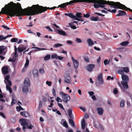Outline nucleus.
I'll list each match as a JSON object with an SVG mask.
<instances>
[{"label":"nucleus","mask_w":132,"mask_h":132,"mask_svg":"<svg viewBox=\"0 0 132 132\" xmlns=\"http://www.w3.org/2000/svg\"><path fill=\"white\" fill-rule=\"evenodd\" d=\"M77 2H87L94 3V6L95 8H98L100 7H104V4H108L112 6H110L111 7H113L115 9H123V5L119 2L106 1L103 0H73L70 1L69 3L67 2V5H69Z\"/></svg>","instance_id":"1"},{"label":"nucleus","mask_w":132,"mask_h":132,"mask_svg":"<svg viewBox=\"0 0 132 132\" xmlns=\"http://www.w3.org/2000/svg\"><path fill=\"white\" fill-rule=\"evenodd\" d=\"M18 4L19 8L22 10H19L16 9V4L12 2H11L7 5H5V8L3 7L2 8L1 11L0 12V14L2 13L6 14L11 17L14 16L15 15L16 16H20L23 15L24 12L21 7L20 4L19 3Z\"/></svg>","instance_id":"2"},{"label":"nucleus","mask_w":132,"mask_h":132,"mask_svg":"<svg viewBox=\"0 0 132 132\" xmlns=\"http://www.w3.org/2000/svg\"><path fill=\"white\" fill-rule=\"evenodd\" d=\"M56 7H54L51 8H47L45 7L39 6L38 4L33 5L31 7L29 8L27 12L29 15H34L38 14L39 13H41L43 12L46 11L47 9L52 10L55 9Z\"/></svg>","instance_id":"3"},{"label":"nucleus","mask_w":132,"mask_h":132,"mask_svg":"<svg viewBox=\"0 0 132 132\" xmlns=\"http://www.w3.org/2000/svg\"><path fill=\"white\" fill-rule=\"evenodd\" d=\"M121 77L122 80L121 84L122 86L119 83H118V84L120 87L121 90L123 92H126V89L128 88V83L129 81V78L127 75H122Z\"/></svg>","instance_id":"4"},{"label":"nucleus","mask_w":132,"mask_h":132,"mask_svg":"<svg viewBox=\"0 0 132 132\" xmlns=\"http://www.w3.org/2000/svg\"><path fill=\"white\" fill-rule=\"evenodd\" d=\"M19 121L21 123V125L23 126V129L24 131H25L26 128H29L31 129L32 127H33V126L28 123V121L26 119H20Z\"/></svg>","instance_id":"5"},{"label":"nucleus","mask_w":132,"mask_h":132,"mask_svg":"<svg viewBox=\"0 0 132 132\" xmlns=\"http://www.w3.org/2000/svg\"><path fill=\"white\" fill-rule=\"evenodd\" d=\"M30 85V83L29 79L26 78L24 81L23 86L22 87V91L24 93H27L28 92L29 87Z\"/></svg>","instance_id":"6"},{"label":"nucleus","mask_w":132,"mask_h":132,"mask_svg":"<svg viewBox=\"0 0 132 132\" xmlns=\"http://www.w3.org/2000/svg\"><path fill=\"white\" fill-rule=\"evenodd\" d=\"M10 76H7L5 77L4 82L6 86V88L7 90L9 91L10 93L12 92V90L11 87L12 85L11 81L9 80Z\"/></svg>","instance_id":"7"},{"label":"nucleus","mask_w":132,"mask_h":132,"mask_svg":"<svg viewBox=\"0 0 132 132\" xmlns=\"http://www.w3.org/2000/svg\"><path fill=\"white\" fill-rule=\"evenodd\" d=\"M60 95L61 96L63 102L66 103H67L70 100V97L69 95L62 92H60Z\"/></svg>","instance_id":"8"},{"label":"nucleus","mask_w":132,"mask_h":132,"mask_svg":"<svg viewBox=\"0 0 132 132\" xmlns=\"http://www.w3.org/2000/svg\"><path fill=\"white\" fill-rule=\"evenodd\" d=\"M15 52L13 55L12 56V58H10L8 60V61L15 62L17 59L18 55L17 53V48L16 46H14Z\"/></svg>","instance_id":"9"},{"label":"nucleus","mask_w":132,"mask_h":132,"mask_svg":"<svg viewBox=\"0 0 132 132\" xmlns=\"http://www.w3.org/2000/svg\"><path fill=\"white\" fill-rule=\"evenodd\" d=\"M51 58L52 59H55L60 60H61L64 58V57L58 56L57 54L54 53L52 54Z\"/></svg>","instance_id":"10"},{"label":"nucleus","mask_w":132,"mask_h":132,"mask_svg":"<svg viewBox=\"0 0 132 132\" xmlns=\"http://www.w3.org/2000/svg\"><path fill=\"white\" fill-rule=\"evenodd\" d=\"M71 59L75 68L76 69H77L79 65L78 61L77 60H75L73 57H72Z\"/></svg>","instance_id":"11"},{"label":"nucleus","mask_w":132,"mask_h":132,"mask_svg":"<svg viewBox=\"0 0 132 132\" xmlns=\"http://www.w3.org/2000/svg\"><path fill=\"white\" fill-rule=\"evenodd\" d=\"M64 81L67 84H70L71 81V78L70 76L69 75H67L64 78Z\"/></svg>","instance_id":"12"},{"label":"nucleus","mask_w":132,"mask_h":132,"mask_svg":"<svg viewBox=\"0 0 132 132\" xmlns=\"http://www.w3.org/2000/svg\"><path fill=\"white\" fill-rule=\"evenodd\" d=\"M95 65L93 64H89L87 65L86 67V69L88 71L90 72L92 70Z\"/></svg>","instance_id":"13"},{"label":"nucleus","mask_w":132,"mask_h":132,"mask_svg":"<svg viewBox=\"0 0 132 132\" xmlns=\"http://www.w3.org/2000/svg\"><path fill=\"white\" fill-rule=\"evenodd\" d=\"M97 113L100 115H103L104 110L103 109L101 108H98L96 109Z\"/></svg>","instance_id":"14"},{"label":"nucleus","mask_w":132,"mask_h":132,"mask_svg":"<svg viewBox=\"0 0 132 132\" xmlns=\"http://www.w3.org/2000/svg\"><path fill=\"white\" fill-rule=\"evenodd\" d=\"M102 73L100 74L98 76L97 80L98 81L100 84H102L103 83V80L102 78Z\"/></svg>","instance_id":"15"},{"label":"nucleus","mask_w":132,"mask_h":132,"mask_svg":"<svg viewBox=\"0 0 132 132\" xmlns=\"http://www.w3.org/2000/svg\"><path fill=\"white\" fill-rule=\"evenodd\" d=\"M5 48V47L3 46L0 47V54L4 55L5 54V52L4 51Z\"/></svg>","instance_id":"16"},{"label":"nucleus","mask_w":132,"mask_h":132,"mask_svg":"<svg viewBox=\"0 0 132 132\" xmlns=\"http://www.w3.org/2000/svg\"><path fill=\"white\" fill-rule=\"evenodd\" d=\"M2 70L3 72L5 74L8 73L9 72L8 67L6 66L3 67L2 68Z\"/></svg>","instance_id":"17"},{"label":"nucleus","mask_w":132,"mask_h":132,"mask_svg":"<svg viewBox=\"0 0 132 132\" xmlns=\"http://www.w3.org/2000/svg\"><path fill=\"white\" fill-rule=\"evenodd\" d=\"M87 42L89 46H92L94 44V43L91 38H88L87 40Z\"/></svg>","instance_id":"18"},{"label":"nucleus","mask_w":132,"mask_h":132,"mask_svg":"<svg viewBox=\"0 0 132 132\" xmlns=\"http://www.w3.org/2000/svg\"><path fill=\"white\" fill-rule=\"evenodd\" d=\"M26 47L24 46H23L22 47H18L17 48V50H18V51L19 52H22L24 50H26Z\"/></svg>","instance_id":"19"},{"label":"nucleus","mask_w":132,"mask_h":132,"mask_svg":"<svg viewBox=\"0 0 132 132\" xmlns=\"http://www.w3.org/2000/svg\"><path fill=\"white\" fill-rule=\"evenodd\" d=\"M61 124L62 125L64 126L67 128L68 127V125L66 122V121L64 120H62L61 122Z\"/></svg>","instance_id":"20"},{"label":"nucleus","mask_w":132,"mask_h":132,"mask_svg":"<svg viewBox=\"0 0 132 132\" xmlns=\"http://www.w3.org/2000/svg\"><path fill=\"white\" fill-rule=\"evenodd\" d=\"M33 73L34 77H38V72L37 70L34 69L33 71Z\"/></svg>","instance_id":"21"},{"label":"nucleus","mask_w":132,"mask_h":132,"mask_svg":"<svg viewBox=\"0 0 132 132\" xmlns=\"http://www.w3.org/2000/svg\"><path fill=\"white\" fill-rule=\"evenodd\" d=\"M58 32V33L60 35H63V36H65L67 35V34L65 32L63 31L58 30H57Z\"/></svg>","instance_id":"22"},{"label":"nucleus","mask_w":132,"mask_h":132,"mask_svg":"<svg viewBox=\"0 0 132 132\" xmlns=\"http://www.w3.org/2000/svg\"><path fill=\"white\" fill-rule=\"evenodd\" d=\"M119 14L117 15L118 16H123L126 14L125 12L122 10H119Z\"/></svg>","instance_id":"23"},{"label":"nucleus","mask_w":132,"mask_h":132,"mask_svg":"<svg viewBox=\"0 0 132 132\" xmlns=\"http://www.w3.org/2000/svg\"><path fill=\"white\" fill-rule=\"evenodd\" d=\"M90 19L91 21H100L99 18L97 17L93 16L90 18Z\"/></svg>","instance_id":"24"},{"label":"nucleus","mask_w":132,"mask_h":132,"mask_svg":"<svg viewBox=\"0 0 132 132\" xmlns=\"http://www.w3.org/2000/svg\"><path fill=\"white\" fill-rule=\"evenodd\" d=\"M4 98H5L4 95H3L2 94H0V100L2 102H5V99H4Z\"/></svg>","instance_id":"25"},{"label":"nucleus","mask_w":132,"mask_h":132,"mask_svg":"<svg viewBox=\"0 0 132 132\" xmlns=\"http://www.w3.org/2000/svg\"><path fill=\"white\" fill-rule=\"evenodd\" d=\"M20 114L23 116L24 117H27L28 115V113L26 111L22 112L20 113Z\"/></svg>","instance_id":"26"},{"label":"nucleus","mask_w":132,"mask_h":132,"mask_svg":"<svg viewBox=\"0 0 132 132\" xmlns=\"http://www.w3.org/2000/svg\"><path fill=\"white\" fill-rule=\"evenodd\" d=\"M129 43V42L128 41H126L121 43L120 45L122 46H125L127 45Z\"/></svg>","instance_id":"27"},{"label":"nucleus","mask_w":132,"mask_h":132,"mask_svg":"<svg viewBox=\"0 0 132 132\" xmlns=\"http://www.w3.org/2000/svg\"><path fill=\"white\" fill-rule=\"evenodd\" d=\"M68 16L75 20H77L76 16L73 15L72 13H69Z\"/></svg>","instance_id":"28"},{"label":"nucleus","mask_w":132,"mask_h":132,"mask_svg":"<svg viewBox=\"0 0 132 132\" xmlns=\"http://www.w3.org/2000/svg\"><path fill=\"white\" fill-rule=\"evenodd\" d=\"M82 128L83 129H84L85 126V120L83 119L81 121Z\"/></svg>","instance_id":"29"},{"label":"nucleus","mask_w":132,"mask_h":132,"mask_svg":"<svg viewBox=\"0 0 132 132\" xmlns=\"http://www.w3.org/2000/svg\"><path fill=\"white\" fill-rule=\"evenodd\" d=\"M121 69L123 70L124 72L126 73H127L129 72V68L127 67H122Z\"/></svg>","instance_id":"30"},{"label":"nucleus","mask_w":132,"mask_h":132,"mask_svg":"<svg viewBox=\"0 0 132 132\" xmlns=\"http://www.w3.org/2000/svg\"><path fill=\"white\" fill-rule=\"evenodd\" d=\"M125 101L123 100H121L120 102V106L121 107H123L125 105Z\"/></svg>","instance_id":"31"},{"label":"nucleus","mask_w":132,"mask_h":132,"mask_svg":"<svg viewBox=\"0 0 132 132\" xmlns=\"http://www.w3.org/2000/svg\"><path fill=\"white\" fill-rule=\"evenodd\" d=\"M117 72L118 73L121 75H123L124 73L123 70L121 68V69H119L117 71Z\"/></svg>","instance_id":"32"},{"label":"nucleus","mask_w":132,"mask_h":132,"mask_svg":"<svg viewBox=\"0 0 132 132\" xmlns=\"http://www.w3.org/2000/svg\"><path fill=\"white\" fill-rule=\"evenodd\" d=\"M69 123L70 124L72 127H74L75 125L73 121V120L72 119H69Z\"/></svg>","instance_id":"33"},{"label":"nucleus","mask_w":132,"mask_h":132,"mask_svg":"<svg viewBox=\"0 0 132 132\" xmlns=\"http://www.w3.org/2000/svg\"><path fill=\"white\" fill-rule=\"evenodd\" d=\"M76 16L77 18H81L82 17V14L81 13H77Z\"/></svg>","instance_id":"34"},{"label":"nucleus","mask_w":132,"mask_h":132,"mask_svg":"<svg viewBox=\"0 0 132 132\" xmlns=\"http://www.w3.org/2000/svg\"><path fill=\"white\" fill-rule=\"evenodd\" d=\"M72 110L71 109L69 110L68 111V114L69 116L71 118L72 117Z\"/></svg>","instance_id":"35"},{"label":"nucleus","mask_w":132,"mask_h":132,"mask_svg":"<svg viewBox=\"0 0 132 132\" xmlns=\"http://www.w3.org/2000/svg\"><path fill=\"white\" fill-rule=\"evenodd\" d=\"M50 58V55H47L44 57V59L45 60H47Z\"/></svg>","instance_id":"36"},{"label":"nucleus","mask_w":132,"mask_h":132,"mask_svg":"<svg viewBox=\"0 0 132 132\" xmlns=\"http://www.w3.org/2000/svg\"><path fill=\"white\" fill-rule=\"evenodd\" d=\"M29 60L28 59H26V63L25 64L24 67H26V68H27V67L29 65Z\"/></svg>","instance_id":"37"},{"label":"nucleus","mask_w":132,"mask_h":132,"mask_svg":"<svg viewBox=\"0 0 132 132\" xmlns=\"http://www.w3.org/2000/svg\"><path fill=\"white\" fill-rule=\"evenodd\" d=\"M18 38H14L11 39V42H16L18 41Z\"/></svg>","instance_id":"38"},{"label":"nucleus","mask_w":132,"mask_h":132,"mask_svg":"<svg viewBox=\"0 0 132 132\" xmlns=\"http://www.w3.org/2000/svg\"><path fill=\"white\" fill-rule=\"evenodd\" d=\"M67 5V4H66V3H63L62 4L59 5L58 8L60 7L61 8H64Z\"/></svg>","instance_id":"39"},{"label":"nucleus","mask_w":132,"mask_h":132,"mask_svg":"<svg viewBox=\"0 0 132 132\" xmlns=\"http://www.w3.org/2000/svg\"><path fill=\"white\" fill-rule=\"evenodd\" d=\"M104 9L105 10H107L108 11H109L112 13H114L116 12V10H111L110 9H108L107 10L106 8H104Z\"/></svg>","instance_id":"40"},{"label":"nucleus","mask_w":132,"mask_h":132,"mask_svg":"<svg viewBox=\"0 0 132 132\" xmlns=\"http://www.w3.org/2000/svg\"><path fill=\"white\" fill-rule=\"evenodd\" d=\"M46 83L48 86H50L52 84V82L51 81L47 80L46 81Z\"/></svg>","instance_id":"41"},{"label":"nucleus","mask_w":132,"mask_h":132,"mask_svg":"<svg viewBox=\"0 0 132 132\" xmlns=\"http://www.w3.org/2000/svg\"><path fill=\"white\" fill-rule=\"evenodd\" d=\"M62 46V45L60 44H56L54 45V46L55 47L57 48L60 46Z\"/></svg>","instance_id":"42"},{"label":"nucleus","mask_w":132,"mask_h":132,"mask_svg":"<svg viewBox=\"0 0 132 132\" xmlns=\"http://www.w3.org/2000/svg\"><path fill=\"white\" fill-rule=\"evenodd\" d=\"M69 24L72 28L73 29H75L76 28V27L73 24H71V23H69Z\"/></svg>","instance_id":"43"},{"label":"nucleus","mask_w":132,"mask_h":132,"mask_svg":"<svg viewBox=\"0 0 132 132\" xmlns=\"http://www.w3.org/2000/svg\"><path fill=\"white\" fill-rule=\"evenodd\" d=\"M16 109L17 111H19L20 110H24L22 108L21 106L19 107H16Z\"/></svg>","instance_id":"44"},{"label":"nucleus","mask_w":132,"mask_h":132,"mask_svg":"<svg viewBox=\"0 0 132 132\" xmlns=\"http://www.w3.org/2000/svg\"><path fill=\"white\" fill-rule=\"evenodd\" d=\"M104 62L105 65H106L109 64V61H108V60L106 59L104 61Z\"/></svg>","instance_id":"45"},{"label":"nucleus","mask_w":132,"mask_h":132,"mask_svg":"<svg viewBox=\"0 0 132 132\" xmlns=\"http://www.w3.org/2000/svg\"><path fill=\"white\" fill-rule=\"evenodd\" d=\"M16 102V101L15 98H12V105H13Z\"/></svg>","instance_id":"46"},{"label":"nucleus","mask_w":132,"mask_h":132,"mask_svg":"<svg viewBox=\"0 0 132 132\" xmlns=\"http://www.w3.org/2000/svg\"><path fill=\"white\" fill-rule=\"evenodd\" d=\"M45 27L48 30V31L50 32H53V30L49 26Z\"/></svg>","instance_id":"47"},{"label":"nucleus","mask_w":132,"mask_h":132,"mask_svg":"<svg viewBox=\"0 0 132 132\" xmlns=\"http://www.w3.org/2000/svg\"><path fill=\"white\" fill-rule=\"evenodd\" d=\"M57 104L61 109H63V110H64V108L62 105L61 104L58 103Z\"/></svg>","instance_id":"48"},{"label":"nucleus","mask_w":132,"mask_h":132,"mask_svg":"<svg viewBox=\"0 0 132 132\" xmlns=\"http://www.w3.org/2000/svg\"><path fill=\"white\" fill-rule=\"evenodd\" d=\"M56 101L58 103L59 102H62V100H61V99L58 96L57 97V98H56Z\"/></svg>","instance_id":"49"},{"label":"nucleus","mask_w":132,"mask_h":132,"mask_svg":"<svg viewBox=\"0 0 132 132\" xmlns=\"http://www.w3.org/2000/svg\"><path fill=\"white\" fill-rule=\"evenodd\" d=\"M52 98H53V97H50L48 98V101L50 103H53L54 101L53 100H52Z\"/></svg>","instance_id":"50"},{"label":"nucleus","mask_w":132,"mask_h":132,"mask_svg":"<svg viewBox=\"0 0 132 132\" xmlns=\"http://www.w3.org/2000/svg\"><path fill=\"white\" fill-rule=\"evenodd\" d=\"M52 92L53 96L55 97H56V92L55 89H53L52 90Z\"/></svg>","instance_id":"51"},{"label":"nucleus","mask_w":132,"mask_h":132,"mask_svg":"<svg viewBox=\"0 0 132 132\" xmlns=\"http://www.w3.org/2000/svg\"><path fill=\"white\" fill-rule=\"evenodd\" d=\"M39 72L40 73L43 74L44 73L45 71L43 69H39Z\"/></svg>","instance_id":"52"},{"label":"nucleus","mask_w":132,"mask_h":132,"mask_svg":"<svg viewBox=\"0 0 132 132\" xmlns=\"http://www.w3.org/2000/svg\"><path fill=\"white\" fill-rule=\"evenodd\" d=\"M43 102L42 101H40L39 102V108L40 109H41L42 107Z\"/></svg>","instance_id":"53"},{"label":"nucleus","mask_w":132,"mask_h":132,"mask_svg":"<svg viewBox=\"0 0 132 132\" xmlns=\"http://www.w3.org/2000/svg\"><path fill=\"white\" fill-rule=\"evenodd\" d=\"M76 41L78 43H81L82 42L81 40L79 38H76Z\"/></svg>","instance_id":"54"},{"label":"nucleus","mask_w":132,"mask_h":132,"mask_svg":"<svg viewBox=\"0 0 132 132\" xmlns=\"http://www.w3.org/2000/svg\"><path fill=\"white\" fill-rule=\"evenodd\" d=\"M79 108L83 112H85L86 110V109L85 107H80Z\"/></svg>","instance_id":"55"},{"label":"nucleus","mask_w":132,"mask_h":132,"mask_svg":"<svg viewBox=\"0 0 132 132\" xmlns=\"http://www.w3.org/2000/svg\"><path fill=\"white\" fill-rule=\"evenodd\" d=\"M6 39L5 37L3 36L0 35V41L3 40H4Z\"/></svg>","instance_id":"56"},{"label":"nucleus","mask_w":132,"mask_h":132,"mask_svg":"<svg viewBox=\"0 0 132 132\" xmlns=\"http://www.w3.org/2000/svg\"><path fill=\"white\" fill-rule=\"evenodd\" d=\"M118 92L117 89L116 88H115L113 90V93L115 94H117Z\"/></svg>","instance_id":"57"},{"label":"nucleus","mask_w":132,"mask_h":132,"mask_svg":"<svg viewBox=\"0 0 132 132\" xmlns=\"http://www.w3.org/2000/svg\"><path fill=\"white\" fill-rule=\"evenodd\" d=\"M84 17L86 18H88L90 16V15L89 14L87 13L86 14H83Z\"/></svg>","instance_id":"58"},{"label":"nucleus","mask_w":132,"mask_h":132,"mask_svg":"<svg viewBox=\"0 0 132 132\" xmlns=\"http://www.w3.org/2000/svg\"><path fill=\"white\" fill-rule=\"evenodd\" d=\"M88 93L90 96L93 95L94 94V93L93 92H88Z\"/></svg>","instance_id":"59"},{"label":"nucleus","mask_w":132,"mask_h":132,"mask_svg":"<svg viewBox=\"0 0 132 132\" xmlns=\"http://www.w3.org/2000/svg\"><path fill=\"white\" fill-rule=\"evenodd\" d=\"M84 60L86 62H88L89 61V60L88 58L87 57H84Z\"/></svg>","instance_id":"60"},{"label":"nucleus","mask_w":132,"mask_h":132,"mask_svg":"<svg viewBox=\"0 0 132 132\" xmlns=\"http://www.w3.org/2000/svg\"><path fill=\"white\" fill-rule=\"evenodd\" d=\"M95 14L97 15H98L100 16H104V15H103L101 14L100 13H99L96 12H95Z\"/></svg>","instance_id":"61"},{"label":"nucleus","mask_w":132,"mask_h":132,"mask_svg":"<svg viewBox=\"0 0 132 132\" xmlns=\"http://www.w3.org/2000/svg\"><path fill=\"white\" fill-rule=\"evenodd\" d=\"M61 52L62 53H63V54H66V55H67V52L66 51H65L63 50H62Z\"/></svg>","instance_id":"62"},{"label":"nucleus","mask_w":132,"mask_h":132,"mask_svg":"<svg viewBox=\"0 0 132 132\" xmlns=\"http://www.w3.org/2000/svg\"><path fill=\"white\" fill-rule=\"evenodd\" d=\"M67 43L68 44H72V42L70 40H68L67 41Z\"/></svg>","instance_id":"63"},{"label":"nucleus","mask_w":132,"mask_h":132,"mask_svg":"<svg viewBox=\"0 0 132 132\" xmlns=\"http://www.w3.org/2000/svg\"><path fill=\"white\" fill-rule=\"evenodd\" d=\"M94 49L95 50H97V51H100V48H98V47H96V46H95V47H94Z\"/></svg>","instance_id":"64"}]
</instances>
